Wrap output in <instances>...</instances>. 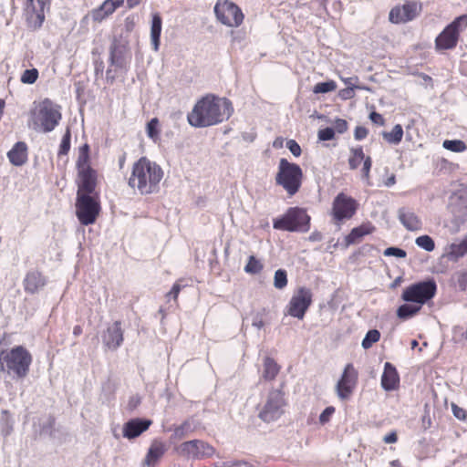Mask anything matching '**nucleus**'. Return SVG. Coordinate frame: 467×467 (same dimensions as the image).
I'll return each mask as SVG.
<instances>
[{"label":"nucleus","instance_id":"nucleus-1","mask_svg":"<svg viewBox=\"0 0 467 467\" xmlns=\"http://www.w3.org/2000/svg\"><path fill=\"white\" fill-rule=\"evenodd\" d=\"M232 112L233 107L229 99L208 94L195 103L187 119L192 127L204 128L223 122L230 118Z\"/></svg>","mask_w":467,"mask_h":467},{"label":"nucleus","instance_id":"nucleus-2","mask_svg":"<svg viewBox=\"0 0 467 467\" xmlns=\"http://www.w3.org/2000/svg\"><path fill=\"white\" fill-rule=\"evenodd\" d=\"M163 170L147 157H140L132 166L129 186L141 195L155 193L160 189Z\"/></svg>","mask_w":467,"mask_h":467},{"label":"nucleus","instance_id":"nucleus-3","mask_svg":"<svg viewBox=\"0 0 467 467\" xmlns=\"http://www.w3.org/2000/svg\"><path fill=\"white\" fill-rule=\"evenodd\" d=\"M33 356L24 346L0 351V371L14 379H25L30 371Z\"/></svg>","mask_w":467,"mask_h":467},{"label":"nucleus","instance_id":"nucleus-4","mask_svg":"<svg viewBox=\"0 0 467 467\" xmlns=\"http://www.w3.org/2000/svg\"><path fill=\"white\" fill-rule=\"evenodd\" d=\"M304 174L301 167L281 158L275 174V183L281 186L289 196L296 194L303 183Z\"/></svg>","mask_w":467,"mask_h":467},{"label":"nucleus","instance_id":"nucleus-5","mask_svg":"<svg viewBox=\"0 0 467 467\" xmlns=\"http://www.w3.org/2000/svg\"><path fill=\"white\" fill-rule=\"evenodd\" d=\"M467 29V14L455 17L435 37L434 47L438 53L453 50L461 41L462 34Z\"/></svg>","mask_w":467,"mask_h":467},{"label":"nucleus","instance_id":"nucleus-6","mask_svg":"<svg viewBox=\"0 0 467 467\" xmlns=\"http://www.w3.org/2000/svg\"><path fill=\"white\" fill-rule=\"evenodd\" d=\"M310 220L306 209L290 207L281 217L274 219L273 227L281 231L306 233L310 229Z\"/></svg>","mask_w":467,"mask_h":467},{"label":"nucleus","instance_id":"nucleus-7","mask_svg":"<svg viewBox=\"0 0 467 467\" xmlns=\"http://www.w3.org/2000/svg\"><path fill=\"white\" fill-rule=\"evenodd\" d=\"M99 193L77 194L76 215L83 225L93 224L100 213Z\"/></svg>","mask_w":467,"mask_h":467},{"label":"nucleus","instance_id":"nucleus-8","mask_svg":"<svg viewBox=\"0 0 467 467\" xmlns=\"http://www.w3.org/2000/svg\"><path fill=\"white\" fill-rule=\"evenodd\" d=\"M437 292V285L433 279H428L407 286L401 295L402 300L422 306L432 299Z\"/></svg>","mask_w":467,"mask_h":467},{"label":"nucleus","instance_id":"nucleus-9","mask_svg":"<svg viewBox=\"0 0 467 467\" xmlns=\"http://www.w3.org/2000/svg\"><path fill=\"white\" fill-rule=\"evenodd\" d=\"M216 19L228 27H239L244 20L242 9L230 0H217L214 5Z\"/></svg>","mask_w":467,"mask_h":467},{"label":"nucleus","instance_id":"nucleus-10","mask_svg":"<svg viewBox=\"0 0 467 467\" xmlns=\"http://www.w3.org/2000/svg\"><path fill=\"white\" fill-rule=\"evenodd\" d=\"M174 451L179 456L192 460L211 458L215 453L213 446L198 439L183 441L176 446Z\"/></svg>","mask_w":467,"mask_h":467},{"label":"nucleus","instance_id":"nucleus-11","mask_svg":"<svg viewBox=\"0 0 467 467\" xmlns=\"http://www.w3.org/2000/svg\"><path fill=\"white\" fill-rule=\"evenodd\" d=\"M358 208L357 200L351 196L339 192L332 202L330 214L336 223L351 219Z\"/></svg>","mask_w":467,"mask_h":467},{"label":"nucleus","instance_id":"nucleus-12","mask_svg":"<svg viewBox=\"0 0 467 467\" xmlns=\"http://www.w3.org/2000/svg\"><path fill=\"white\" fill-rule=\"evenodd\" d=\"M59 109V106L55 105L49 99H45L39 103L36 119L44 132H50L58 125L62 118Z\"/></svg>","mask_w":467,"mask_h":467},{"label":"nucleus","instance_id":"nucleus-13","mask_svg":"<svg viewBox=\"0 0 467 467\" xmlns=\"http://www.w3.org/2000/svg\"><path fill=\"white\" fill-rule=\"evenodd\" d=\"M285 405V393L279 389H272L268 393L265 406L259 412V418L265 422L276 420L283 415Z\"/></svg>","mask_w":467,"mask_h":467},{"label":"nucleus","instance_id":"nucleus-14","mask_svg":"<svg viewBox=\"0 0 467 467\" xmlns=\"http://www.w3.org/2000/svg\"><path fill=\"white\" fill-rule=\"evenodd\" d=\"M313 302V294L307 287H299L292 296L286 309L287 314L302 320Z\"/></svg>","mask_w":467,"mask_h":467},{"label":"nucleus","instance_id":"nucleus-15","mask_svg":"<svg viewBox=\"0 0 467 467\" xmlns=\"http://www.w3.org/2000/svg\"><path fill=\"white\" fill-rule=\"evenodd\" d=\"M422 5L417 1H406L403 5H395L389 14L392 24H406L414 20L421 12Z\"/></svg>","mask_w":467,"mask_h":467},{"label":"nucleus","instance_id":"nucleus-16","mask_svg":"<svg viewBox=\"0 0 467 467\" xmlns=\"http://www.w3.org/2000/svg\"><path fill=\"white\" fill-rule=\"evenodd\" d=\"M358 372L352 363L344 368L343 373L336 385V391L340 400H348L357 387Z\"/></svg>","mask_w":467,"mask_h":467},{"label":"nucleus","instance_id":"nucleus-17","mask_svg":"<svg viewBox=\"0 0 467 467\" xmlns=\"http://www.w3.org/2000/svg\"><path fill=\"white\" fill-rule=\"evenodd\" d=\"M361 168V177L364 181L369 182L370 170L372 167V159L370 156H366L361 146L350 149V155L348 157V166L350 170H357Z\"/></svg>","mask_w":467,"mask_h":467},{"label":"nucleus","instance_id":"nucleus-18","mask_svg":"<svg viewBox=\"0 0 467 467\" xmlns=\"http://www.w3.org/2000/svg\"><path fill=\"white\" fill-rule=\"evenodd\" d=\"M45 2L43 0H26L25 14L29 28L36 30L42 26L45 21Z\"/></svg>","mask_w":467,"mask_h":467},{"label":"nucleus","instance_id":"nucleus-19","mask_svg":"<svg viewBox=\"0 0 467 467\" xmlns=\"http://www.w3.org/2000/svg\"><path fill=\"white\" fill-rule=\"evenodd\" d=\"M77 194L98 193L95 190L98 185V172L94 169L78 171Z\"/></svg>","mask_w":467,"mask_h":467},{"label":"nucleus","instance_id":"nucleus-20","mask_svg":"<svg viewBox=\"0 0 467 467\" xmlns=\"http://www.w3.org/2000/svg\"><path fill=\"white\" fill-rule=\"evenodd\" d=\"M151 424V420L140 418L130 420L123 426V436L129 440L135 439L146 431Z\"/></svg>","mask_w":467,"mask_h":467},{"label":"nucleus","instance_id":"nucleus-21","mask_svg":"<svg viewBox=\"0 0 467 467\" xmlns=\"http://www.w3.org/2000/svg\"><path fill=\"white\" fill-rule=\"evenodd\" d=\"M123 3L124 0H105L98 8L90 12V16L93 21L100 23L112 15Z\"/></svg>","mask_w":467,"mask_h":467},{"label":"nucleus","instance_id":"nucleus-22","mask_svg":"<svg viewBox=\"0 0 467 467\" xmlns=\"http://www.w3.org/2000/svg\"><path fill=\"white\" fill-rule=\"evenodd\" d=\"M167 451L166 445L160 440H153L144 458L147 467H155Z\"/></svg>","mask_w":467,"mask_h":467},{"label":"nucleus","instance_id":"nucleus-23","mask_svg":"<svg viewBox=\"0 0 467 467\" xmlns=\"http://www.w3.org/2000/svg\"><path fill=\"white\" fill-rule=\"evenodd\" d=\"M381 386L387 390H395L400 386V376L396 368L389 362L384 365V371L381 376Z\"/></svg>","mask_w":467,"mask_h":467},{"label":"nucleus","instance_id":"nucleus-24","mask_svg":"<svg viewBox=\"0 0 467 467\" xmlns=\"http://www.w3.org/2000/svg\"><path fill=\"white\" fill-rule=\"evenodd\" d=\"M123 342V331L121 322L115 321L111 327H109L104 336V343L109 348L115 349Z\"/></svg>","mask_w":467,"mask_h":467},{"label":"nucleus","instance_id":"nucleus-25","mask_svg":"<svg viewBox=\"0 0 467 467\" xmlns=\"http://www.w3.org/2000/svg\"><path fill=\"white\" fill-rule=\"evenodd\" d=\"M398 217L408 231H419L422 227L420 218L410 209L400 208L398 212Z\"/></svg>","mask_w":467,"mask_h":467},{"label":"nucleus","instance_id":"nucleus-26","mask_svg":"<svg viewBox=\"0 0 467 467\" xmlns=\"http://www.w3.org/2000/svg\"><path fill=\"white\" fill-rule=\"evenodd\" d=\"M28 148L26 142L18 141L7 152L9 161L15 166H22L27 161Z\"/></svg>","mask_w":467,"mask_h":467},{"label":"nucleus","instance_id":"nucleus-27","mask_svg":"<svg viewBox=\"0 0 467 467\" xmlns=\"http://www.w3.org/2000/svg\"><path fill=\"white\" fill-rule=\"evenodd\" d=\"M46 285V279L39 272H30L24 280L26 292L34 294Z\"/></svg>","mask_w":467,"mask_h":467},{"label":"nucleus","instance_id":"nucleus-28","mask_svg":"<svg viewBox=\"0 0 467 467\" xmlns=\"http://www.w3.org/2000/svg\"><path fill=\"white\" fill-rule=\"evenodd\" d=\"M161 26L162 19L161 16L158 13L153 14L150 26V40L152 47L155 51L159 50Z\"/></svg>","mask_w":467,"mask_h":467},{"label":"nucleus","instance_id":"nucleus-29","mask_svg":"<svg viewBox=\"0 0 467 467\" xmlns=\"http://www.w3.org/2000/svg\"><path fill=\"white\" fill-rule=\"evenodd\" d=\"M374 229L375 227L372 226L370 223L362 224L358 227H355L346 236V243L348 244L358 243L363 236L371 234L374 231Z\"/></svg>","mask_w":467,"mask_h":467},{"label":"nucleus","instance_id":"nucleus-30","mask_svg":"<svg viewBox=\"0 0 467 467\" xmlns=\"http://www.w3.org/2000/svg\"><path fill=\"white\" fill-rule=\"evenodd\" d=\"M263 374L262 378L265 381L274 380L278 375L281 367L275 362V360L270 357H265L263 363Z\"/></svg>","mask_w":467,"mask_h":467},{"label":"nucleus","instance_id":"nucleus-31","mask_svg":"<svg viewBox=\"0 0 467 467\" xmlns=\"http://www.w3.org/2000/svg\"><path fill=\"white\" fill-rule=\"evenodd\" d=\"M89 145L85 143L78 148V155L76 161V168L78 171L93 169L90 166Z\"/></svg>","mask_w":467,"mask_h":467},{"label":"nucleus","instance_id":"nucleus-32","mask_svg":"<svg viewBox=\"0 0 467 467\" xmlns=\"http://www.w3.org/2000/svg\"><path fill=\"white\" fill-rule=\"evenodd\" d=\"M467 254V236L459 244H451L446 250V255L451 260H458Z\"/></svg>","mask_w":467,"mask_h":467},{"label":"nucleus","instance_id":"nucleus-33","mask_svg":"<svg viewBox=\"0 0 467 467\" xmlns=\"http://www.w3.org/2000/svg\"><path fill=\"white\" fill-rule=\"evenodd\" d=\"M109 62L111 65L118 67H124L126 62L124 59V48L118 45H113L110 47Z\"/></svg>","mask_w":467,"mask_h":467},{"label":"nucleus","instance_id":"nucleus-34","mask_svg":"<svg viewBox=\"0 0 467 467\" xmlns=\"http://www.w3.org/2000/svg\"><path fill=\"white\" fill-rule=\"evenodd\" d=\"M383 139L390 144H399L403 138V129L400 124H397L393 127L389 132L382 133Z\"/></svg>","mask_w":467,"mask_h":467},{"label":"nucleus","instance_id":"nucleus-35","mask_svg":"<svg viewBox=\"0 0 467 467\" xmlns=\"http://www.w3.org/2000/svg\"><path fill=\"white\" fill-rule=\"evenodd\" d=\"M420 306H412L404 304L397 309V316L400 319H408L418 314L420 310Z\"/></svg>","mask_w":467,"mask_h":467},{"label":"nucleus","instance_id":"nucleus-36","mask_svg":"<svg viewBox=\"0 0 467 467\" xmlns=\"http://www.w3.org/2000/svg\"><path fill=\"white\" fill-rule=\"evenodd\" d=\"M264 268L262 262L257 259L254 255L248 257L247 264L244 266V271L250 275L259 274Z\"/></svg>","mask_w":467,"mask_h":467},{"label":"nucleus","instance_id":"nucleus-37","mask_svg":"<svg viewBox=\"0 0 467 467\" xmlns=\"http://www.w3.org/2000/svg\"><path fill=\"white\" fill-rule=\"evenodd\" d=\"M444 149L452 152H463L467 150V145L461 140H445L442 143Z\"/></svg>","mask_w":467,"mask_h":467},{"label":"nucleus","instance_id":"nucleus-38","mask_svg":"<svg viewBox=\"0 0 467 467\" xmlns=\"http://www.w3.org/2000/svg\"><path fill=\"white\" fill-rule=\"evenodd\" d=\"M380 339V332L378 329H370L367 332L365 337L362 340V347L365 349H368L374 343H377Z\"/></svg>","mask_w":467,"mask_h":467},{"label":"nucleus","instance_id":"nucleus-39","mask_svg":"<svg viewBox=\"0 0 467 467\" xmlns=\"http://www.w3.org/2000/svg\"><path fill=\"white\" fill-rule=\"evenodd\" d=\"M337 86L336 81L331 79V80H328L326 82L317 83L313 88V92L315 94L328 93V92L335 91L337 89Z\"/></svg>","mask_w":467,"mask_h":467},{"label":"nucleus","instance_id":"nucleus-40","mask_svg":"<svg viewBox=\"0 0 467 467\" xmlns=\"http://www.w3.org/2000/svg\"><path fill=\"white\" fill-rule=\"evenodd\" d=\"M191 431V423L185 420L174 429L171 438L174 440H182Z\"/></svg>","mask_w":467,"mask_h":467},{"label":"nucleus","instance_id":"nucleus-41","mask_svg":"<svg viewBox=\"0 0 467 467\" xmlns=\"http://www.w3.org/2000/svg\"><path fill=\"white\" fill-rule=\"evenodd\" d=\"M287 274L284 269H278L275 273L274 285L277 289H283L287 285Z\"/></svg>","mask_w":467,"mask_h":467},{"label":"nucleus","instance_id":"nucleus-42","mask_svg":"<svg viewBox=\"0 0 467 467\" xmlns=\"http://www.w3.org/2000/svg\"><path fill=\"white\" fill-rule=\"evenodd\" d=\"M415 243L419 247H420L428 252H431L435 248L434 241L429 235H421V236L417 237L415 240Z\"/></svg>","mask_w":467,"mask_h":467},{"label":"nucleus","instance_id":"nucleus-43","mask_svg":"<svg viewBox=\"0 0 467 467\" xmlns=\"http://www.w3.org/2000/svg\"><path fill=\"white\" fill-rule=\"evenodd\" d=\"M39 77V72L36 68L26 69L20 78L23 84H34Z\"/></svg>","mask_w":467,"mask_h":467},{"label":"nucleus","instance_id":"nucleus-44","mask_svg":"<svg viewBox=\"0 0 467 467\" xmlns=\"http://www.w3.org/2000/svg\"><path fill=\"white\" fill-rule=\"evenodd\" d=\"M71 146V133L67 129L62 137L61 143L59 145L58 156L67 155Z\"/></svg>","mask_w":467,"mask_h":467},{"label":"nucleus","instance_id":"nucleus-45","mask_svg":"<svg viewBox=\"0 0 467 467\" xmlns=\"http://www.w3.org/2000/svg\"><path fill=\"white\" fill-rule=\"evenodd\" d=\"M147 134L150 139L156 140L159 138V119L157 118L151 119L147 124Z\"/></svg>","mask_w":467,"mask_h":467},{"label":"nucleus","instance_id":"nucleus-46","mask_svg":"<svg viewBox=\"0 0 467 467\" xmlns=\"http://www.w3.org/2000/svg\"><path fill=\"white\" fill-rule=\"evenodd\" d=\"M335 411H336L335 407H333V406L327 407L319 416L320 424L325 425L327 422H329L332 416L334 415Z\"/></svg>","mask_w":467,"mask_h":467},{"label":"nucleus","instance_id":"nucleus-47","mask_svg":"<svg viewBox=\"0 0 467 467\" xmlns=\"http://www.w3.org/2000/svg\"><path fill=\"white\" fill-rule=\"evenodd\" d=\"M335 137V130L333 128H325L318 131V139L320 140H330Z\"/></svg>","mask_w":467,"mask_h":467},{"label":"nucleus","instance_id":"nucleus-48","mask_svg":"<svg viewBox=\"0 0 467 467\" xmlns=\"http://www.w3.org/2000/svg\"><path fill=\"white\" fill-rule=\"evenodd\" d=\"M451 410L454 417L458 420H465L467 419V411L463 408H461L458 405L452 403Z\"/></svg>","mask_w":467,"mask_h":467},{"label":"nucleus","instance_id":"nucleus-49","mask_svg":"<svg viewBox=\"0 0 467 467\" xmlns=\"http://www.w3.org/2000/svg\"><path fill=\"white\" fill-rule=\"evenodd\" d=\"M286 147L295 157H299L302 153L300 145L295 140H289Z\"/></svg>","mask_w":467,"mask_h":467},{"label":"nucleus","instance_id":"nucleus-50","mask_svg":"<svg viewBox=\"0 0 467 467\" xmlns=\"http://www.w3.org/2000/svg\"><path fill=\"white\" fill-rule=\"evenodd\" d=\"M384 254L387 256H396L400 258H403L407 255L406 252L403 249L397 247H389L385 250Z\"/></svg>","mask_w":467,"mask_h":467},{"label":"nucleus","instance_id":"nucleus-51","mask_svg":"<svg viewBox=\"0 0 467 467\" xmlns=\"http://www.w3.org/2000/svg\"><path fill=\"white\" fill-rule=\"evenodd\" d=\"M457 284L462 291H465L467 289V271L458 273Z\"/></svg>","mask_w":467,"mask_h":467},{"label":"nucleus","instance_id":"nucleus-52","mask_svg":"<svg viewBox=\"0 0 467 467\" xmlns=\"http://www.w3.org/2000/svg\"><path fill=\"white\" fill-rule=\"evenodd\" d=\"M334 130L338 133H344L348 130V125L347 120L343 119H337L334 122Z\"/></svg>","mask_w":467,"mask_h":467},{"label":"nucleus","instance_id":"nucleus-53","mask_svg":"<svg viewBox=\"0 0 467 467\" xmlns=\"http://www.w3.org/2000/svg\"><path fill=\"white\" fill-rule=\"evenodd\" d=\"M368 129L363 126H358L354 130V137L357 140H361L365 139L368 136Z\"/></svg>","mask_w":467,"mask_h":467},{"label":"nucleus","instance_id":"nucleus-54","mask_svg":"<svg viewBox=\"0 0 467 467\" xmlns=\"http://www.w3.org/2000/svg\"><path fill=\"white\" fill-rule=\"evenodd\" d=\"M182 290V285L179 284V282H176L173 284L171 291L166 294V297H172L174 301L178 300L179 294Z\"/></svg>","mask_w":467,"mask_h":467},{"label":"nucleus","instance_id":"nucleus-55","mask_svg":"<svg viewBox=\"0 0 467 467\" xmlns=\"http://www.w3.org/2000/svg\"><path fill=\"white\" fill-rule=\"evenodd\" d=\"M369 119L379 125V126H384L385 125V119L383 118V116L376 111H372L370 114H369Z\"/></svg>","mask_w":467,"mask_h":467},{"label":"nucleus","instance_id":"nucleus-56","mask_svg":"<svg viewBox=\"0 0 467 467\" xmlns=\"http://www.w3.org/2000/svg\"><path fill=\"white\" fill-rule=\"evenodd\" d=\"M397 441H398V435H397V432L395 431L388 433L387 435H385L383 437V441L385 443H388V444L395 443V442H397Z\"/></svg>","mask_w":467,"mask_h":467},{"label":"nucleus","instance_id":"nucleus-57","mask_svg":"<svg viewBox=\"0 0 467 467\" xmlns=\"http://www.w3.org/2000/svg\"><path fill=\"white\" fill-rule=\"evenodd\" d=\"M229 467H254L246 462H236L232 463Z\"/></svg>","mask_w":467,"mask_h":467},{"label":"nucleus","instance_id":"nucleus-58","mask_svg":"<svg viewBox=\"0 0 467 467\" xmlns=\"http://www.w3.org/2000/svg\"><path fill=\"white\" fill-rule=\"evenodd\" d=\"M396 183V177L395 175H391L390 177H389L386 182H385V185L388 186V187H390L392 185H394Z\"/></svg>","mask_w":467,"mask_h":467},{"label":"nucleus","instance_id":"nucleus-59","mask_svg":"<svg viewBox=\"0 0 467 467\" xmlns=\"http://www.w3.org/2000/svg\"><path fill=\"white\" fill-rule=\"evenodd\" d=\"M82 332H83V329H82L81 326L77 325V326L74 327V328H73V335L75 337H78L79 335L82 334Z\"/></svg>","mask_w":467,"mask_h":467},{"label":"nucleus","instance_id":"nucleus-60","mask_svg":"<svg viewBox=\"0 0 467 467\" xmlns=\"http://www.w3.org/2000/svg\"><path fill=\"white\" fill-rule=\"evenodd\" d=\"M140 2L141 0H127V5L129 8H133L137 6Z\"/></svg>","mask_w":467,"mask_h":467},{"label":"nucleus","instance_id":"nucleus-61","mask_svg":"<svg viewBox=\"0 0 467 467\" xmlns=\"http://www.w3.org/2000/svg\"><path fill=\"white\" fill-rule=\"evenodd\" d=\"M309 239L312 240V241L321 240V234L319 233H313L310 235Z\"/></svg>","mask_w":467,"mask_h":467},{"label":"nucleus","instance_id":"nucleus-62","mask_svg":"<svg viewBox=\"0 0 467 467\" xmlns=\"http://www.w3.org/2000/svg\"><path fill=\"white\" fill-rule=\"evenodd\" d=\"M126 161V153H123L122 156L119 160V168L122 169Z\"/></svg>","mask_w":467,"mask_h":467},{"label":"nucleus","instance_id":"nucleus-63","mask_svg":"<svg viewBox=\"0 0 467 467\" xmlns=\"http://www.w3.org/2000/svg\"><path fill=\"white\" fill-rule=\"evenodd\" d=\"M345 93V96H343L344 99H347V98H350V94L352 93L351 90H348V89H346V90H343Z\"/></svg>","mask_w":467,"mask_h":467},{"label":"nucleus","instance_id":"nucleus-64","mask_svg":"<svg viewBox=\"0 0 467 467\" xmlns=\"http://www.w3.org/2000/svg\"><path fill=\"white\" fill-rule=\"evenodd\" d=\"M345 93V96H343L344 99H347V98H350V94L352 93L351 90H348V89H346V90H343Z\"/></svg>","mask_w":467,"mask_h":467}]
</instances>
